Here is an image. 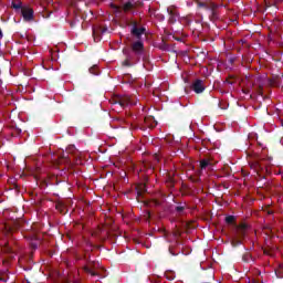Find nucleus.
<instances>
[{"label":"nucleus","instance_id":"nucleus-1","mask_svg":"<svg viewBox=\"0 0 283 283\" xmlns=\"http://www.w3.org/2000/svg\"><path fill=\"white\" fill-rule=\"evenodd\" d=\"M132 34L137 39H140L142 34H145V28L140 27L138 23L134 22L132 27Z\"/></svg>","mask_w":283,"mask_h":283},{"label":"nucleus","instance_id":"nucleus-2","mask_svg":"<svg viewBox=\"0 0 283 283\" xmlns=\"http://www.w3.org/2000/svg\"><path fill=\"white\" fill-rule=\"evenodd\" d=\"M21 12H22L24 21H32V17H33L34 12L30 9V7H23Z\"/></svg>","mask_w":283,"mask_h":283},{"label":"nucleus","instance_id":"nucleus-3","mask_svg":"<svg viewBox=\"0 0 283 283\" xmlns=\"http://www.w3.org/2000/svg\"><path fill=\"white\" fill-rule=\"evenodd\" d=\"M192 90L196 92V94H202V92H205V84H202V81L197 80L192 84Z\"/></svg>","mask_w":283,"mask_h":283},{"label":"nucleus","instance_id":"nucleus-4","mask_svg":"<svg viewBox=\"0 0 283 283\" xmlns=\"http://www.w3.org/2000/svg\"><path fill=\"white\" fill-rule=\"evenodd\" d=\"M143 50V42L140 40L133 43V51L140 52Z\"/></svg>","mask_w":283,"mask_h":283},{"label":"nucleus","instance_id":"nucleus-5","mask_svg":"<svg viewBox=\"0 0 283 283\" xmlns=\"http://www.w3.org/2000/svg\"><path fill=\"white\" fill-rule=\"evenodd\" d=\"M146 125H149V127H156V119L154 117H148L145 119Z\"/></svg>","mask_w":283,"mask_h":283},{"label":"nucleus","instance_id":"nucleus-6","mask_svg":"<svg viewBox=\"0 0 283 283\" xmlns=\"http://www.w3.org/2000/svg\"><path fill=\"white\" fill-rule=\"evenodd\" d=\"M124 102H125L126 105H134V102L132 101V97H126L124 99Z\"/></svg>","mask_w":283,"mask_h":283},{"label":"nucleus","instance_id":"nucleus-7","mask_svg":"<svg viewBox=\"0 0 283 283\" xmlns=\"http://www.w3.org/2000/svg\"><path fill=\"white\" fill-rule=\"evenodd\" d=\"M134 4H132V2H128L124 6V10L127 11V10H132Z\"/></svg>","mask_w":283,"mask_h":283},{"label":"nucleus","instance_id":"nucleus-8","mask_svg":"<svg viewBox=\"0 0 283 283\" xmlns=\"http://www.w3.org/2000/svg\"><path fill=\"white\" fill-rule=\"evenodd\" d=\"M85 271H86V273H90L91 275H96L97 274L94 270H92L90 268H85Z\"/></svg>","mask_w":283,"mask_h":283},{"label":"nucleus","instance_id":"nucleus-9","mask_svg":"<svg viewBox=\"0 0 283 283\" xmlns=\"http://www.w3.org/2000/svg\"><path fill=\"white\" fill-rule=\"evenodd\" d=\"M207 165H209V161L202 160V161L200 163L201 169H205V167H207Z\"/></svg>","mask_w":283,"mask_h":283},{"label":"nucleus","instance_id":"nucleus-10","mask_svg":"<svg viewBox=\"0 0 283 283\" xmlns=\"http://www.w3.org/2000/svg\"><path fill=\"white\" fill-rule=\"evenodd\" d=\"M90 73L94 74V75H97L98 73L96 72V66L91 67Z\"/></svg>","mask_w":283,"mask_h":283},{"label":"nucleus","instance_id":"nucleus-11","mask_svg":"<svg viewBox=\"0 0 283 283\" xmlns=\"http://www.w3.org/2000/svg\"><path fill=\"white\" fill-rule=\"evenodd\" d=\"M234 218L233 217H227L226 221L228 222V224H231V222H233Z\"/></svg>","mask_w":283,"mask_h":283},{"label":"nucleus","instance_id":"nucleus-12","mask_svg":"<svg viewBox=\"0 0 283 283\" xmlns=\"http://www.w3.org/2000/svg\"><path fill=\"white\" fill-rule=\"evenodd\" d=\"M13 8H15V10H19V8H21V3H13Z\"/></svg>","mask_w":283,"mask_h":283}]
</instances>
